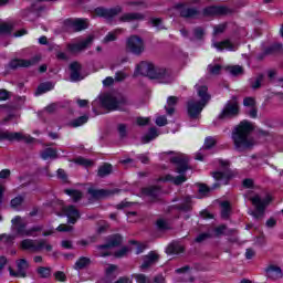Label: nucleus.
I'll return each mask as SVG.
<instances>
[{
	"mask_svg": "<svg viewBox=\"0 0 283 283\" xmlns=\"http://www.w3.org/2000/svg\"><path fill=\"white\" fill-rule=\"evenodd\" d=\"M90 196L95 198V200H103L104 198H109V196H114V193H118V190H107V189H88Z\"/></svg>",
	"mask_w": 283,
	"mask_h": 283,
	"instance_id": "nucleus-19",
	"label": "nucleus"
},
{
	"mask_svg": "<svg viewBox=\"0 0 283 283\" xmlns=\"http://www.w3.org/2000/svg\"><path fill=\"white\" fill-rule=\"evenodd\" d=\"M145 14L143 13H125L120 17V21L124 23H132V21H143Z\"/></svg>",
	"mask_w": 283,
	"mask_h": 283,
	"instance_id": "nucleus-26",
	"label": "nucleus"
},
{
	"mask_svg": "<svg viewBox=\"0 0 283 283\" xmlns=\"http://www.w3.org/2000/svg\"><path fill=\"white\" fill-rule=\"evenodd\" d=\"M181 211H191V197H187L185 201L179 206Z\"/></svg>",
	"mask_w": 283,
	"mask_h": 283,
	"instance_id": "nucleus-44",
	"label": "nucleus"
},
{
	"mask_svg": "<svg viewBox=\"0 0 283 283\" xmlns=\"http://www.w3.org/2000/svg\"><path fill=\"white\" fill-rule=\"evenodd\" d=\"M38 273L42 277H50V275H52V269L41 266L38 269Z\"/></svg>",
	"mask_w": 283,
	"mask_h": 283,
	"instance_id": "nucleus-48",
	"label": "nucleus"
},
{
	"mask_svg": "<svg viewBox=\"0 0 283 283\" xmlns=\"http://www.w3.org/2000/svg\"><path fill=\"white\" fill-rule=\"evenodd\" d=\"M254 211L251 212V216H253L254 220H262L264 218V211L266 207H269V203L271 202V197H260L259 195H255L254 197L250 198Z\"/></svg>",
	"mask_w": 283,
	"mask_h": 283,
	"instance_id": "nucleus-6",
	"label": "nucleus"
},
{
	"mask_svg": "<svg viewBox=\"0 0 283 283\" xmlns=\"http://www.w3.org/2000/svg\"><path fill=\"white\" fill-rule=\"evenodd\" d=\"M120 32H123L120 29L108 32L107 35L104 38L103 43H112V41H116Z\"/></svg>",
	"mask_w": 283,
	"mask_h": 283,
	"instance_id": "nucleus-37",
	"label": "nucleus"
},
{
	"mask_svg": "<svg viewBox=\"0 0 283 283\" xmlns=\"http://www.w3.org/2000/svg\"><path fill=\"white\" fill-rule=\"evenodd\" d=\"M243 105H244V107H249V108L255 107V98H253V97H245L243 99Z\"/></svg>",
	"mask_w": 283,
	"mask_h": 283,
	"instance_id": "nucleus-54",
	"label": "nucleus"
},
{
	"mask_svg": "<svg viewBox=\"0 0 283 283\" xmlns=\"http://www.w3.org/2000/svg\"><path fill=\"white\" fill-rule=\"evenodd\" d=\"M17 264V272L9 268V273L12 277H27L28 276V269H30V263L25 259H20L15 261Z\"/></svg>",
	"mask_w": 283,
	"mask_h": 283,
	"instance_id": "nucleus-13",
	"label": "nucleus"
},
{
	"mask_svg": "<svg viewBox=\"0 0 283 283\" xmlns=\"http://www.w3.org/2000/svg\"><path fill=\"white\" fill-rule=\"evenodd\" d=\"M253 130L251 123L243 120L241 122L232 133V140L234 143V148L237 151H247L251 149L255 142L253 138L249 137V134Z\"/></svg>",
	"mask_w": 283,
	"mask_h": 283,
	"instance_id": "nucleus-1",
	"label": "nucleus"
},
{
	"mask_svg": "<svg viewBox=\"0 0 283 283\" xmlns=\"http://www.w3.org/2000/svg\"><path fill=\"white\" fill-rule=\"evenodd\" d=\"M126 49L128 52H132V54H136L138 56L145 52V42H143L140 36L132 35L126 41Z\"/></svg>",
	"mask_w": 283,
	"mask_h": 283,
	"instance_id": "nucleus-9",
	"label": "nucleus"
},
{
	"mask_svg": "<svg viewBox=\"0 0 283 283\" xmlns=\"http://www.w3.org/2000/svg\"><path fill=\"white\" fill-rule=\"evenodd\" d=\"M11 224L13 233L21 235V238H36V233L43 231V226H35L28 229V223L20 216L14 217L11 220Z\"/></svg>",
	"mask_w": 283,
	"mask_h": 283,
	"instance_id": "nucleus-4",
	"label": "nucleus"
},
{
	"mask_svg": "<svg viewBox=\"0 0 283 283\" xmlns=\"http://www.w3.org/2000/svg\"><path fill=\"white\" fill-rule=\"evenodd\" d=\"M158 254L156 252H149L147 255L143 258V264L140 269H149V266L156 264L158 262Z\"/></svg>",
	"mask_w": 283,
	"mask_h": 283,
	"instance_id": "nucleus-24",
	"label": "nucleus"
},
{
	"mask_svg": "<svg viewBox=\"0 0 283 283\" xmlns=\"http://www.w3.org/2000/svg\"><path fill=\"white\" fill-rule=\"evenodd\" d=\"M150 23L153 28H157V30H165V25L163 24V19L160 18H151Z\"/></svg>",
	"mask_w": 283,
	"mask_h": 283,
	"instance_id": "nucleus-42",
	"label": "nucleus"
},
{
	"mask_svg": "<svg viewBox=\"0 0 283 283\" xmlns=\"http://www.w3.org/2000/svg\"><path fill=\"white\" fill-rule=\"evenodd\" d=\"M64 216L67 218L69 224H76L81 218V212L74 206H64L62 208Z\"/></svg>",
	"mask_w": 283,
	"mask_h": 283,
	"instance_id": "nucleus-16",
	"label": "nucleus"
},
{
	"mask_svg": "<svg viewBox=\"0 0 283 283\" xmlns=\"http://www.w3.org/2000/svg\"><path fill=\"white\" fill-rule=\"evenodd\" d=\"M102 107L109 112H124L127 102L123 97H114L113 95H103L101 97Z\"/></svg>",
	"mask_w": 283,
	"mask_h": 283,
	"instance_id": "nucleus-7",
	"label": "nucleus"
},
{
	"mask_svg": "<svg viewBox=\"0 0 283 283\" xmlns=\"http://www.w3.org/2000/svg\"><path fill=\"white\" fill-rule=\"evenodd\" d=\"M155 138H158V130L156 128H150L148 130V134H146L143 138L142 142L147 144V143H151V140H154Z\"/></svg>",
	"mask_w": 283,
	"mask_h": 283,
	"instance_id": "nucleus-34",
	"label": "nucleus"
},
{
	"mask_svg": "<svg viewBox=\"0 0 283 283\" xmlns=\"http://www.w3.org/2000/svg\"><path fill=\"white\" fill-rule=\"evenodd\" d=\"M54 277L55 280H57V282H65V280H67V276H65V273L61 271L55 272Z\"/></svg>",
	"mask_w": 283,
	"mask_h": 283,
	"instance_id": "nucleus-60",
	"label": "nucleus"
},
{
	"mask_svg": "<svg viewBox=\"0 0 283 283\" xmlns=\"http://www.w3.org/2000/svg\"><path fill=\"white\" fill-rule=\"evenodd\" d=\"M10 32H12V24L0 22V34H10Z\"/></svg>",
	"mask_w": 283,
	"mask_h": 283,
	"instance_id": "nucleus-41",
	"label": "nucleus"
},
{
	"mask_svg": "<svg viewBox=\"0 0 283 283\" xmlns=\"http://www.w3.org/2000/svg\"><path fill=\"white\" fill-rule=\"evenodd\" d=\"M247 114L250 116V118H258V107L252 106L247 111Z\"/></svg>",
	"mask_w": 283,
	"mask_h": 283,
	"instance_id": "nucleus-59",
	"label": "nucleus"
},
{
	"mask_svg": "<svg viewBox=\"0 0 283 283\" xmlns=\"http://www.w3.org/2000/svg\"><path fill=\"white\" fill-rule=\"evenodd\" d=\"M193 33H195L196 39H202V36H205V29L197 27L193 30Z\"/></svg>",
	"mask_w": 283,
	"mask_h": 283,
	"instance_id": "nucleus-61",
	"label": "nucleus"
},
{
	"mask_svg": "<svg viewBox=\"0 0 283 283\" xmlns=\"http://www.w3.org/2000/svg\"><path fill=\"white\" fill-rule=\"evenodd\" d=\"M76 165H82V167H92L94 165V161L90 159H85L83 157H78L75 159Z\"/></svg>",
	"mask_w": 283,
	"mask_h": 283,
	"instance_id": "nucleus-43",
	"label": "nucleus"
},
{
	"mask_svg": "<svg viewBox=\"0 0 283 283\" xmlns=\"http://www.w3.org/2000/svg\"><path fill=\"white\" fill-rule=\"evenodd\" d=\"M229 213H231V206L229 205V201H223L221 203V218H229Z\"/></svg>",
	"mask_w": 283,
	"mask_h": 283,
	"instance_id": "nucleus-39",
	"label": "nucleus"
},
{
	"mask_svg": "<svg viewBox=\"0 0 283 283\" xmlns=\"http://www.w3.org/2000/svg\"><path fill=\"white\" fill-rule=\"evenodd\" d=\"M94 43V35H88L85 40H82L77 43L67 44V50L72 54H78V52H83V50H87Z\"/></svg>",
	"mask_w": 283,
	"mask_h": 283,
	"instance_id": "nucleus-12",
	"label": "nucleus"
},
{
	"mask_svg": "<svg viewBox=\"0 0 283 283\" xmlns=\"http://www.w3.org/2000/svg\"><path fill=\"white\" fill-rule=\"evenodd\" d=\"M123 242V237L122 235H114L111 238L107 244L98 245L97 249L99 251H104L105 249H112V247H118Z\"/></svg>",
	"mask_w": 283,
	"mask_h": 283,
	"instance_id": "nucleus-25",
	"label": "nucleus"
},
{
	"mask_svg": "<svg viewBox=\"0 0 283 283\" xmlns=\"http://www.w3.org/2000/svg\"><path fill=\"white\" fill-rule=\"evenodd\" d=\"M220 165L223 169H226V171H217L213 172L212 176L214 180H220L221 182L223 180V185H227V181L229 178H231V172L229 171V161L220 160Z\"/></svg>",
	"mask_w": 283,
	"mask_h": 283,
	"instance_id": "nucleus-18",
	"label": "nucleus"
},
{
	"mask_svg": "<svg viewBox=\"0 0 283 283\" xmlns=\"http://www.w3.org/2000/svg\"><path fill=\"white\" fill-rule=\"evenodd\" d=\"M262 81H264V75H259L252 83L251 87L252 90H259L262 85Z\"/></svg>",
	"mask_w": 283,
	"mask_h": 283,
	"instance_id": "nucleus-52",
	"label": "nucleus"
},
{
	"mask_svg": "<svg viewBox=\"0 0 283 283\" xmlns=\"http://www.w3.org/2000/svg\"><path fill=\"white\" fill-rule=\"evenodd\" d=\"M213 145H216V138L207 137L206 140H205L203 149H211V147H213Z\"/></svg>",
	"mask_w": 283,
	"mask_h": 283,
	"instance_id": "nucleus-55",
	"label": "nucleus"
},
{
	"mask_svg": "<svg viewBox=\"0 0 283 283\" xmlns=\"http://www.w3.org/2000/svg\"><path fill=\"white\" fill-rule=\"evenodd\" d=\"M226 70L232 76H242V74H244V69L240 65L227 66Z\"/></svg>",
	"mask_w": 283,
	"mask_h": 283,
	"instance_id": "nucleus-35",
	"label": "nucleus"
},
{
	"mask_svg": "<svg viewBox=\"0 0 283 283\" xmlns=\"http://www.w3.org/2000/svg\"><path fill=\"white\" fill-rule=\"evenodd\" d=\"M120 12V9H105V8H97L95 9V13L97 17H104V19H112L116 17Z\"/></svg>",
	"mask_w": 283,
	"mask_h": 283,
	"instance_id": "nucleus-23",
	"label": "nucleus"
},
{
	"mask_svg": "<svg viewBox=\"0 0 283 283\" xmlns=\"http://www.w3.org/2000/svg\"><path fill=\"white\" fill-rule=\"evenodd\" d=\"M0 140H17L18 143L23 140L24 143H33L34 138L23 133H12L8 130H0Z\"/></svg>",
	"mask_w": 283,
	"mask_h": 283,
	"instance_id": "nucleus-10",
	"label": "nucleus"
},
{
	"mask_svg": "<svg viewBox=\"0 0 283 283\" xmlns=\"http://www.w3.org/2000/svg\"><path fill=\"white\" fill-rule=\"evenodd\" d=\"M71 70V81L76 83L77 81H83V76H81V63L72 62L70 64Z\"/></svg>",
	"mask_w": 283,
	"mask_h": 283,
	"instance_id": "nucleus-22",
	"label": "nucleus"
},
{
	"mask_svg": "<svg viewBox=\"0 0 283 283\" xmlns=\"http://www.w3.org/2000/svg\"><path fill=\"white\" fill-rule=\"evenodd\" d=\"M197 94L201 98V101L190 99L188 102V115L190 118H198L200 116L202 109H205V105L211 101V96L209 95L207 86L197 85Z\"/></svg>",
	"mask_w": 283,
	"mask_h": 283,
	"instance_id": "nucleus-3",
	"label": "nucleus"
},
{
	"mask_svg": "<svg viewBox=\"0 0 283 283\" xmlns=\"http://www.w3.org/2000/svg\"><path fill=\"white\" fill-rule=\"evenodd\" d=\"M117 132H118L119 138H126L127 137V124H118Z\"/></svg>",
	"mask_w": 283,
	"mask_h": 283,
	"instance_id": "nucleus-47",
	"label": "nucleus"
},
{
	"mask_svg": "<svg viewBox=\"0 0 283 283\" xmlns=\"http://www.w3.org/2000/svg\"><path fill=\"white\" fill-rule=\"evenodd\" d=\"M176 105H178V97L169 96L167 99V106H165L168 116H172L174 112H176Z\"/></svg>",
	"mask_w": 283,
	"mask_h": 283,
	"instance_id": "nucleus-30",
	"label": "nucleus"
},
{
	"mask_svg": "<svg viewBox=\"0 0 283 283\" xmlns=\"http://www.w3.org/2000/svg\"><path fill=\"white\" fill-rule=\"evenodd\" d=\"M233 10H231L227 6H212L203 9V17H220V15H227L232 14Z\"/></svg>",
	"mask_w": 283,
	"mask_h": 283,
	"instance_id": "nucleus-11",
	"label": "nucleus"
},
{
	"mask_svg": "<svg viewBox=\"0 0 283 283\" xmlns=\"http://www.w3.org/2000/svg\"><path fill=\"white\" fill-rule=\"evenodd\" d=\"M112 174V165H104L98 169L99 178H105V176H109Z\"/></svg>",
	"mask_w": 283,
	"mask_h": 283,
	"instance_id": "nucleus-40",
	"label": "nucleus"
},
{
	"mask_svg": "<svg viewBox=\"0 0 283 283\" xmlns=\"http://www.w3.org/2000/svg\"><path fill=\"white\" fill-rule=\"evenodd\" d=\"M118 266L114 265V264H108L105 268V273H106V277H112V275H114V273H116Z\"/></svg>",
	"mask_w": 283,
	"mask_h": 283,
	"instance_id": "nucleus-51",
	"label": "nucleus"
},
{
	"mask_svg": "<svg viewBox=\"0 0 283 283\" xmlns=\"http://www.w3.org/2000/svg\"><path fill=\"white\" fill-rule=\"evenodd\" d=\"M185 251V247L180 244L179 242H172L168 245L166 253H169L170 255H178L179 253H182Z\"/></svg>",
	"mask_w": 283,
	"mask_h": 283,
	"instance_id": "nucleus-28",
	"label": "nucleus"
},
{
	"mask_svg": "<svg viewBox=\"0 0 283 283\" xmlns=\"http://www.w3.org/2000/svg\"><path fill=\"white\" fill-rule=\"evenodd\" d=\"M212 46H214L216 50H219V52H222V50H235V45H233L229 40H224L221 42H212Z\"/></svg>",
	"mask_w": 283,
	"mask_h": 283,
	"instance_id": "nucleus-27",
	"label": "nucleus"
},
{
	"mask_svg": "<svg viewBox=\"0 0 283 283\" xmlns=\"http://www.w3.org/2000/svg\"><path fill=\"white\" fill-rule=\"evenodd\" d=\"M64 192L73 199V202H78L83 198V193L78 190L66 189Z\"/></svg>",
	"mask_w": 283,
	"mask_h": 283,
	"instance_id": "nucleus-36",
	"label": "nucleus"
},
{
	"mask_svg": "<svg viewBox=\"0 0 283 283\" xmlns=\"http://www.w3.org/2000/svg\"><path fill=\"white\" fill-rule=\"evenodd\" d=\"M56 231H60V233H70V231H74V227L67 224H60L56 228Z\"/></svg>",
	"mask_w": 283,
	"mask_h": 283,
	"instance_id": "nucleus-53",
	"label": "nucleus"
},
{
	"mask_svg": "<svg viewBox=\"0 0 283 283\" xmlns=\"http://www.w3.org/2000/svg\"><path fill=\"white\" fill-rule=\"evenodd\" d=\"M157 227L158 229H161V230L169 229V223H167L165 219H158Z\"/></svg>",
	"mask_w": 283,
	"mask_h": 283,
	"instance_id": "nucleus-57",
	"label": "nucleus"
},
{
	"mask_svg": "<svg viewBox=\"0 0 283 283\" xmlns=\"http://www.w3.org/2000/svg\"><path fill=\"white\" fill-rule=\"evenodd\" d=\"M90 264H92V260L87 256H82L75 262L74 269L81 271L86 269V266H90Z\"/></svg>",
	"mask_w": 283,
	"mask_h": 283,
	"instance_id": "nucleus-31",
	"label": "nucleus"
},
{
	"mask_svg": "<svg viewBox=\"0 0 283 283\" xmlns=\"http://www.w3.org/2000/svg\"><path fill=\"white\" fill-rule=\"evenodd\" d=\"M51 90H54V84H52V82L42 83L38 86L35 95L41 96V94H45L46 92H51Z\"/></svg>",
	"mask_w": 283,
	"mask_h": 283,
	"instance_id": "nucleus-32",
	"label": "nucleus"
},
{
	"mask_svg": "<svg viewBox=\"0 0 283 283\" xmlns=\"http://www.w3.org/2000/svg\"><path fill=\"white\" fill-rule=\"evenodd\" d=\"M221 70H222V66L219 64H209L208 65V72L210 74H213L214 76H217V74H220Z\"/></svg>",
	"mask_w": 283,
	"mask_h": 283,
	"instance_id": "nucleus-45",
	"label": "nucleus"
},
{
	"mask_svg": "<svg viewBox=\"0 0 283 283\" xmlns=\"http://www.w3.org/2000/svg\"><path fill=\"white\" fill-rule=\"evenodd\" d=\"M57 178H60V180H62V182H66L67 181V174H65V170L63 169H57Z\"/></svg>",
	"mask_w": 283,
	"mask_h": 283,
	"instance_id": "nucleus-63",
	"label": "nucleus"
},
{
	"mask_svg": "<svg viewBox=\"0 0 283 283\" xmlns=\"http://www.w3.org/2000/svg\"><path fill=\"white\" fill-rule=\"evenodd\" d=\"M144 193H146V196H150V198H158V195L160 193V188L158 187H148L144 189Z\"/></svg>",
	"mask_w": 283,
	"mask_h": 283,
	"instance_id": "nucleus-38",
	"label": "nucleus"
},
{
	"mask_svg": "<svg viewBox=\"0 0 283 283\" xmlns=\"http://www.w3.org/2000/svg\"><path fill=\"white\" fill-rule=\"evenodd\" d=\"M148 76V78H155L158 83H171L174 76L171 71L166 69H157L150 62H140L135 70V75Z\"/></svg>",
	"mask_w": 283,
	"mask_h": 283,
	"instance_id": "nucleus-2",
	"label": "nucleus"
},
{
	"mask_svg": "<svg viewBox=\"0 0 283 283\" xmlns=\"http://www.w3.org/2000/svg\"><path fill=\"white\" fill-rule=\"evenodd\" d=\"M265 273L270 280H280L283 277L282 268L277 265H269L265 269Z\"/></svg>",
	"mask_w": 283,
	"mask_h": 283,
	"instance_id": "nucleus-20",
	"label": "nucleus"
},
{
	"mask_svg": "<svg viewBox=\"0 0 283 283\" xmlns=\"http://www.w3.org/2000/svg\"><path fill=\"white\" fill-rule=\"evenodd\" d=\"M41 61V56L35 55L31 60H13L10 62V67L12 70H17V67H32V65H36Z\"/></svg>",
	"mask_w": 283,
	"mask_h": 283,
	"instance_id": "nucleus-17",
	"label": "nucleus"
},
{
	"mask_svg": "<svg viewBox=\"0 0 283 283\" xmlns=\"http://www.w3.org/2000/svg\"><path fill=\"white\" fill-rule=\"evenodd\" d=\"M20 247L23 251H30L31 253H41L43 249L45 251H52V244L48 243L45 239H24L21 241Z\"/></svg>",
	"mask_w": 283,
	"mask_h": 283,
	"instance_id": "nucleus-5",
	"label": "nucleus"
},
{
	"mask_svg": "<svg viewBox=\"0 0 283 283\" xmlns=\"http://www.w3.org/2000/svg\"><path fill=\"white\" fill-rule=\"evenodd\" d=\"M66 25H70L73 32H81L82 30H86L87 22L82 19L66 20Z\"/></svg>",
	"mask_w": 283,
	"mask_h": 283,
	"instance_id": "nucleus-21",
	"label": "nucleus"
},
{
	"mask_svg": "<svg viewBox=\"0 0 283 283\" xmlns=\"http://www.w3.org/2000/svg\"><path fill=\"white\" fill-rule=\"evenodd\" d=\"M227 30V24H219L213 28V34H222Z\"/></svg>",
	"mask_w": 283,
	"mask_h": 283,
	"instance_id": "nucleus-58",
	"label": "nucleus"
},
{
	"mask_svg": "<svg viewBox=\"0 0 283 283\" xmlns=\"http://www.w3.org/2000/svg\"><path fill=\"white\" fill-rule=\"evenodd\" d=\"M17 238V235L14 234H0V242H6V243H10V242H14V239Z\"/></svg>",
	"mask_w": 283,
	"mask_h": 283,
	"instance_id": "nucleus-50",
	"label": "nucleus"
},
{
	"mask_svg": "<svg viewBox=\"0 0 283 283\" xmlns=\"http://www.w3.org/2000/svg\"><path fill=\"white\" fill-rule=\"evenodd\" d=\"M239 114L240 104L238 103V99L232 98L227 102L218 118L219 120H229V118H234V116H238Z\"/></svg>",
	"mask_w": 283,
	"mask_h": 283,
	"instance_id": "nucleus-8",
	"label": "nucleus"
},
{
	"mask_svg": "<svg viewBox=\"0 0 283 283\" xmlns=\"http://www.w3.org/2000/svg\"><path fill=\"white\" fill-rule=\"evenodd\" d=\"M176 8L184 19H198L200 17V11L196 7H187L184 3H179L176 4Z\"/></svg>",
	"mask_w": 283,
	"mask_h": 283,
	"instance_id": "nucleus-14",
	"label": "nucleus"
},
{
	"mask_svg": "<svg viewBox=\"0 0 283 283\" xmlns=\"http://www.w3.org/2000/svg\"><path fill=\"white\" fill-rule=\"evenodd\" d=\"M170 163L177 165V174H185L189 169V158L187 155L177 154L170 158Z\"/></svg>",
	"mask_w": 283,
	"mask_h": 283,
	"instance_id": "nucleus-15",
	"label": "nucleus"
},
{
	"mask_svg": "<svg viewBox=\"0 0 283 283\" xmlns=\"http://www.w3.org/2000/svg\"><path fill=\"white\" fill-rule=\"evenodd\" d=\"M10 98V92L7 90H0V101H8Z\"/></svg>",
	"mask_w": 283,
	"mask_h": 283,
	"instance_id": "nucleus-64",
	"label": "nucleus"
},
{
	"mask_svg": "<svg viewBox=\"0 0 283 283\" xmlns=\"http://www.w3.org/2000/svg\"><path fill=\"white\" fill-rule=\"evenodd\" d=\"M133 277H135L137 283H151V280L145 274H134Z\"/></svg>",
	"mask_w": 283,
	"mask_h": 283,
	"instance_id": "nucleus-49",
	"label": "nucleus"
},
{
	"mask_svg": "<svg viewBox=\"0 0 283 283\" xmlns=\"http://www.w3.org/2000/svg\"><path fill=\"white\" fill-rule=\"evenodd\" d=\"M42 160H54V158H59V155L56 153V149L53 148H46L41 153Z\"/></svg>",
	"mask_w": 283,
	"mask_h": 283,
	"instance_id": "nucleus-33",
	"label": "nucleus"
},
{
	"mask_svg": "<svg viewBox=\"0 0 283 283\" xmlns=\"http://www.w3.org/2000/svg\"><path fill=\"white\" fill-rule=\"evenodd\" d=\"M156 125H158V127H165V125H167V117L166 116L157 117Z\"/></svg>",
	"mask_w": 283,
	"mask_h": 283,
	"instance_id": "nucleus-62",
	"label": "nucleus"
},
{
	"mask_svg": "<svg viewBox=\"0 0 283 283\" xmlns=\"http://www.w3.org/2000/svg\"><path fill=\"white\" fill-rule=\"evenodd\" d=\"M20 205H23V197L21 196H18L11 200V207L17 208L20 207Z\"/></svg>",
	"mask_w": 283,
	"mask_h": 283,
	"instance_id": "nucleus-56",
	"label": "nucleus"
},
{
	"mask_svg": "<svg viewBox=\"0 0 283 283\" xmlns=\"http://www.w3.org/2000/svg\"><path fill=\"white\" fill-rule=\"evenodd\" d=\"M90 119V117L87 116H81L77 119L72 122V126L73 127H81V125H85V123H87V120Z\"/></svg>",
	"mask_w": 283,
	"mask_h": 283,
	"instance_id": "nucleus-46",
	"label": "nucleus"
},
{
	"mask_svg": "<svg viewBox=\"0 0 283 283\" xmlns=\"http://www.w3.org/2000/svg\"><path fill=\"white\" fill-rule=\"evenodd\" d=\"M163 182H174V185H182V182H187V177L185 175H180L174 177L171 175H167L166 177L161 178Z\"/></svg>",
	"mask_w": 283,
	"mask_h": 283,
	"instance_id": "nucleus-29",
	"label": "nucleus"
}]
</instances>
